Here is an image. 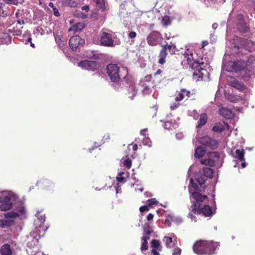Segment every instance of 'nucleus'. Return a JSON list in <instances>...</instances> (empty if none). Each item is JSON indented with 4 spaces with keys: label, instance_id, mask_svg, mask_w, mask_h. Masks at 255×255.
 Segmentation results:
<instances>
[{
    "label": "nucleus",
    "instance_id": "obj_5",
    "mask_svg": "<svg viewBox=\"0 0 255 255\" xmlns=\"http://www.w3.org/2000/svg\"><path fill=\"white\" fill-rule=\"evenodd\" d=\"M236 28L237 31L242 33H245L249 31V27L245 22L244 17L242 14H238L235 21Z\"/></svg>",
    "mask_w": 255,
    "mask_h": 255
},
{
    "label": "nucleus",
    "instance_id": "obj_61",
    "mask_svg": "<svg viewBox=\"0 0 255 255\" xmlns=\"http://www.w3.org/2000/svg\"><path fill=\"white\" fill-rule=\"evenodd\" d=\"M218 27V24L214 23L212 24V28L213 29H216Z\"/></svg>",
    "mask_w": 255,
    "mask_h": 255
},
{
    "label": "nucleus",
    "instance_id": "obj_35",
    "mask_svg": "<svg viewBox=\"0 0 255 255\" xmlns=\"http://www.w3.org/2000/svg\"><path fill=\"white\" fill-rule=\"evenodd\" d=\"M162 22L164 26H167L171 23V20L169 16L165 15L162 18Z\"/></svg>",
    "mask_w": 255,
    "mask_h": 255
},
{
    "label": "nucleus",
    "instance_id": "obj_15",
    "mask_svg": "<svg viewBox=\"0 0 255 255\" xmlns=\"http://www.w3.org/2000/svg\"><path fill=\"white\" fill-rule=\"evenodd\" d=\"M38 220L39 222H40V224L38 228L37 229V231L39 232V234L40 235L42 233V236H43L45 231L47 230L48 228L46 226H44V222L45 221V215H38Z\"/></svg>",
    "mask_w": 255,
    "mask_h": 255
},
{
    "label": "nucleus",
    "instance_id": "obj_4",
    "mask_svg": "<svg viewBox=\"0 0 255 255\" xmlns=\"http://www.w3.org/2000/svg\"><path fill=\"white\" fill-rule=\"evenodd\" d=\"M220 159V155L218 152L213 151L208 153L205 158L200 160L202 164L214 166Z\"/></svg>",
    "mask_w": 255,
    "mask_h": 255
},
{
    "label": "nucleus",
    "instance_id": "obj_19",
    "mask_svg": "<svg viewBox=\"0 0 255 255\" xmlns=\"http://www.w3.org/2000/svg\"><path fill=\"white\" fill-rule=\"evenodd\" d=\"M190 95V92L189 91H187L185 89H182L179 95L175 98V100L176 101H180L183 100L185 98H186L187 99Z\"/></svg>",
    "mask_w": 255,
    "mask_h": 255
},
{
    "label": "nucleus",
    "instance_id": "obj_59",
    "mask_svg": "<svg viewBox=\"0 0 255 255\" xmlns=\"http://www.w3.org/2000/svg\"><path fill=\"white\" fill-rule=\"evenodd\" d=\"M152 233V231L150 230H147L145 231V235L149 236Z\"/></svg>",
    "mask_w": 255,
    "mask_h": 255
},
{
    "label": "nucleus",
    "instance_id": "obj_38",
    "mask_svg": "<svg viewBox=\"0 0 255 255\" xmlns=\"http://www.w3.org/2000/svg\"><path fill=\"white\" fill-rule=\"evenodd\" d=\"M148 243L146 241H142V244L140 248L141 251L143 253L144 252L148 250Z\"/></svg>",
    "mask_w": 255,
    "mask_h": 255
},
{
    "label": "nucleus",
    "instance_id": "obj_16",
    "mask_svg": "<svg viewBox=\"0 0 255 255\" xmlns=\"http://www.w3.org/2000/svg\"><path fill=\"white\" fill-rule=\"evenodd\" d=\"M253 73V71L250 68L247 67L241 72L240 76L244 81H248Z\"/></svg>",
    "mask_w": 255,
    "mask_h": 255
},
{
    "label": "nucleus",
    "instance_id": "obj_9",
    "mask_svg": "<svg viewBox=\"0 0 255 255\" xmlns=\"http://www.w3.org/2000/svg\"><path fill=\"white\" fill-rule=\"evenodd\" d=\"M204 63L202 62L201 63H199L197 61H193V62L190 63L191 67L192 69H196L197 71H195L193 73V78H195L196 76H198L199 78H203L204 73L202 71H206V70L203 68L200 67L201 65H203Z\"/></svg>",
    "mask_w": 255,
    "mask_h": 255
},
{
    "label": "nucleus",
    "instance_id": "obj_57",
    "mask_svg": "<svg viewBox=\"0 0 255 255\" xmlns=\"http://www.w3.org/2000/svg\"><path fill=\"white\" fill-rule=\"evenodd\" d=\"M147 130V128H144L142 130H141L140 131V134L143 136H145V134L144 132H145V131H146V130Z\"/></svg>",
    "mask_w": 255,
    "mask_h": 255
},
{
    "label": "nucleus",
    "instance_id": "obj_49",
    "mask_svg": "<svg viewBox=\"0 0 255 255\" xmlns=\"http://www.w3.org/2000/svg\"><path fill=\"white\" fill-rule=\"evenodd\" d=\"M156 250L152 249L151 255H160L158 251H157Z\"/></svg>",
    "mask_w": 255,
    "mask_h": 255
},
{
    "label": "nucleus",
    "instance_id": "obj_52",
    "mask_svg": "<svg viewBox=\"0 0 255 255\" xmlns=\"http://www.w3.org/2000/svg\"><path fill=\"white\" fill-rule=\"evenodd\" d=\"M81 9L83 10L88 11L89 10V6L88 5H83V6H82Z\"/></svg>",
    "mask_w": 255,
    "mask_h": 255
},
{
    "label": "nucleus",
    "instance_id": "obj_48",
    "mask_svg": "<svg viewBox=\"0 0 255 255\" xmlns=\"http://www.w3.org/2000/svg\"><path fill=\"white\" fill-rule=\"evenodd\" d=\"M128 36L130 38H133L136 37V33L134 31H131L128 33Z\"/></svg>",
    "mask_w": 255,
    "mask_h": 255
},
{
    "label": "nucleus",
    "instance_id": "obj_13",
    "mask_svg": "<svg viewBox=\"0 0 255 255\" xmlns=\"http://www.w3.org/2000/svg\"><path fill=\"white\" fill-rule=\"evenodd\" d=\"M229 84L231 87H233L240 91H245L247 88L243 82H239L238 80L234 78H231L229 80Z\"/></svg>",
    "mask_w": 255,
    "mask_h": 255
},
{
    "label": "nucleus",
    "instance_id": "obj_27",
    "mask_svg": "<svg viewBox=\"0 0 255 255\" xmlns=\"http://www.w3.org/2000/svg\"><path fill=\"white\" fill-rule=\"evenodd\" d=\"M150 244L152 249H157L158 251H161L162 247L159 240L153 239L151 241Z\"/></svg>",
    "mask_w": 255,
    "mask_h": 255
},
{
    "label": "nucleus",
    "instance_id": "obj_10",
    "mask_svg": "<svg viewBox=\"0 0 255 255\" xmlns=\"http://www.w3.org/2000/svg\"><path fill=\"white\" fill-rule=\"evenodd\" d=\"M233 47L237 49H240L242 46H246L247 44H253V42L251 40H249L247 39L239 37L237 36H235L233 39L232 41Z\"/></svg>",
    "mask_w": 255,
    "mask_h": 255
},
{
    "label": "nucleus",
    "instance_id": "obj_1",
    "mask_svg": "<svg viewBox=\"0 0 255 255\" xmlns=\"http://www.w3.org/2000/svg\"><path fill=\"white\" fill-rule=\"evenodd\" d=\"M195 178L190 179L189 185V192L191 197L195 200L192 201L191 206V211L195 214H202L205 217H210L213 215L211 207L208 205L201 206L202 203L208 199L205 195H202L200 192H204L207 187V177L212 179L213 176H194Z\"/></svg>",
    "mask_w": 255,
    "mask_h": 255
},
{
    "label": "nucleus",
    "instance_id": "obj_39",
    "mask_svg": "<svg viewBox=\"0 0 255 255\" xmlns=\"http://www.w3.org/2000/svg\"><path fill=\"white\" fill-rule=\"evenodd\" d=\"M93 1L96 3V6L99 8H102L104 6V0H93Z\"/></svg>",
    "mask_w": 255,
    "mask_h": 255
},
{
    "label": "nucleus",
    "instance_id": "obj_51",
    "mask_svg": "<svg viewBox=\"0 0 255 255\" xmlns=\"http://www.w3.org/2000/svg\"><path fill=\"white\" fill-rule=\"evenodd\" d=\"M149 239V236L148 235H143V237L141 238V241H144L145 240L147 242V241Z\"/></svg>",
    "mask_w": 255,
    "mask_h": 255
},
{
    "label": "nucleus",
    "instance_id": "obj_64",
    "mask_svg": "<svg viewBox=\"0 0 255 255\" xmlns=\"http://www.w3.org/2000/svg\"><path fill=\"white\" fill-rule=\"evenodd\" d=\"M19 212L22 214L24 213V209L23 208H21L19 210Z\"/></svg>",
    "mask_w": 255,
    "mask_h": 255
},
{
    "label": "nucleus",
    "instance_id": "obj_8",
    "mask_svg": "<svg viewBox=\"0 0 255 255\" xmlns=\"http://www.w3.org/2000/svg\"><path fill=\"white\" fill-rule=\"evenodd\" d=\"M228 66L231 67V69H227L228 71H235L236 72H242L247 67V65L244 60H238L235 62L230 61L228 63Z\"/></svg>",
    "mask_w": 255,
    "mask_h": 255
},
{
    "label": "nucleus",
    "instance_id": "obj_45",
    "mask_svg": "<svg viewBox=\"0 0 255 255\" xmlns=\"http://www.w3.org/2000/svg\"><path fill=\"white\" fill-rule=\"evenodd\" d=\"M149 210V207L148 206V205L141 206L139 208V211L141 212H143L144 211H147Z\"/></svg>",
    "mask_w": 255,
    "mask_h": 255
},
{
    "label": "nucleus",
    "instance_id": "obj_56",
    "mask_svg": "<svg viewBox=\"0 0 255 255\" xmlns=\"http://www.w3.org/2000/svg\"><path fill=\"white\" fill-rule=\"evenodd\" d=\"M117 179L118 181H119L120 182H122V181H124V176H117Z\"/></svg>",
    "mask_w": 255,
    "mask_h": 255
},
{
    "label": "nucleus",
    "instance_id": "obj_55",
    "mask_svg": "<svg viewBox=\"0 0 255 255\" xmlns=\"http://www.w3.org/2000/svg\"><path fill=\"white\" fill-rule=\"evenodd\" d=\"M176 136L177 139H181L182 138L183 135L182 133H178L176 134Z\"/></svg>",
    "mask_w": 255,
    "mask_h": 255
},
{
    "label": "nucleus",
    "instance_id": "obj_47",
    "mask_svg": "<svg viewBox=\"0 0 255 255\" xmlns=\"http://www.w3.org/2000/svg\"><path fill=\"white\" fill-rule=\"evenodd\" d=\"M181 253V249L179 248H177L174 249L172 254L173 255H180Z\"/></svg>",
    "mask_w": 255,
    "mask_h": 255
},
{
    "label": "nucleus",
    "instance_id": "obj_23",
    "mask_svg": "<svg viewBox=\"0 0 255 255\" xmlns=\"http://www.w3.org/2000/svg\"><path fill=\"white\" fill-rule=\"evenodd\" d=\"M205 152L204 149L201 146H199L195 149L194 156L196 158H200L204 155Z\"/></svg>",
    "mask_w": 255,
    "mask_h": 255
},
{
    "label": "nucleus",
    "instance_id": "obj_29",
    "mask_svg": "<svg viewBox=\"0 0 255 255\" xmlns=\"http://www.w3.org/2000/svg\"><path fill=\"white\" fill-rule=\"evenodd\" d=\"M244 154H245V151L244 149H237L236 150V155L235 156L240 160L242 161H244Z\"/></svg>",
    "mask_w": 255,
    "mask_h": 255
},
{
    "label": "nucleus",
    "instance_id": "obj_30",
    "mask_svg": "<svg viewBox=\"0 0 255 255\" xmlns=\"http://www.w3.org/2000/svg\"><path fill=\"white\" fill-rule=\"evenodd\" d=\"M247 65V67L248 68H252L253 67H255V57L253 56H250L247 62H246Z\"/></svg>",
    "mask_w": 255,
    "mask_h": 255
},
{
    "label": "nucleus",
    "instance_id": "obj_62",
    "mask_svg": "<svg viewBox=\"0 0 255 255\" xmlns=\"http://www.w3.org/2000/svg\"><path fill=\"white\" fill-rule=\"evenodd\" d=\"M208 44V42L207 41H202V47H204L207 45Z\"/></svg>",
    "mask_w": 255,
    "mask_h": 255
},
{
    "label": "nucleus",
    "instance_id": "obj_40",
    "mask_svg": "<svg viewBox=\"0 0 255 255\" xmlns=\"http://www.w3.org/2000/svg\"><path fill=\"white\" fill-rule=\"evenodd\" d=\"M142 143L144 145H147L149 147L151 146V141L148 137L144 136V138L142 140Z\"/></svg>",
    "mask_w": 255,
    "mask_h": 255
},
{
    "label": "nucleus",
    "instance_id": "obj_7",
    "mask_svg": "<svg viewBox=\"0 0 255 255\" xmlns=\"http://www.w3.org/2000/svg\"><path fill=\"white\" fill-rule=\"evenodd\" d=\"M85 43L84 39L79 35H75L71 37L69 41V45L73 51H76L77 49L83 46Z\"/></svg>",
    "mask_w": 255,
    "mask_h": 255
},
{
    "label": "nucleus",
    "instance_id": "obj_28",
    "mask_svg": "<svg viewBox=\"0 0 255 255\" xmlns=\"http://www.w3.org/2000/svg\"><path fill=\"white\" fill-rule=\"evenodd\" d=\"M0 209L1 211H5L10 210L12 207V202H0Z\"/></svg>",
    "mask_w": 255,
    "mask_h": 255
},
{
    "label": "nucleus",
    "instance_id": "obj_26",
    "mask_svg": "<svg viewBox=\"0 0 255 255\" xmlns=\"http://www.w3.org/2000/svg\"><path fill=\"white\" fill-rule=\"evenodd\" d=\"M122 37V35L120 33L113 34V46L119 44L121 42V38Z\"/></svg>",
    "mask_w": 255,
    "mask_h": 255
},
{
    "label": "nucleus",
    "instance_id": "obj_18",
    "mask_svg": "<svg viewBox=\"0 0 255 255\" xmlns=\"http://www.w3.org/2000/svg\"><path fill=\"white\" fill-rule=\"evenodd\" d=\"M1 255H12V251L10 246L8 244H4L0 249Z\"/></svg>",
    "mask_w": 255,
    "mask_h": 255
},
{
    "label": "nucleus",
    "instance_id": "obj_50",
    "mask_svg": "<svg viewBox=\"0 0 255 255\" xmlns=\"http://www.w3.org/2000/svg\"><path fill=\"white\" fill-rule=\"evenodd\" d=\"M153 215L151 213L148 214V215H147V216L146 217V219L148 221L152 220L153 219Z\"/></svg>",
    "mask_w": 255,
    "mask_h": 255
},
{
    "label": "nucleus",
    "instance_id": "obj_58",
    "mask_svg": "<svg viewBox=\"0 0 255 255\" xmlns=\"http://www.w3.org/2000/svg\"><path fill=\"white\" fill-rule=\"evenodd\" d=\"M92 58L94 59H100V57L99 55H96V54H94L93 55Z\"/></svg>",
    "mask_w": 255,
    "mask_h": 255
},
{
    "label": "nucleus",
    "instance_id": "obj_6",
    "mask_svg": "<svg viewBox=\"0 0 255 255\" xmlns=\"http://www.w3.org/2000/svg\"><path fill=\"white\" fill-rule=\"evenodd\" d=\"M78 65L83 69L91 71H95L101 66V64L96 61L88 60L80 61Z\"/></svg>",
    "mask_w": 255,
    "mask_h": 255
},
{
    "label": "nucleus",
    "instance_id": "obj_24",
    "mask_svg": "<svg viewBox=\"0 0 255 255\" xmlns=\"http://www.w3.org/2000/svg\"><path fill=\"white\" fill-rule=\"evenodd\" d=\"M12 195L8 193H3L0 197V202H12Z\"/></svg>",
    "mask_w": 255,
    "mask_h": 255
},
{
    "label": "nucleus",
    "instance_id": "obj_25",
    "mask_svg": "<svg viewBox=\"0 0 255 255\" xmlns=\"http://www.w3.org/2000/svg\"><path fill=\"white\" fill-rule=\"evenodd\" d=\"M101 70L103 73H107L110 80L112 81V63L108 64L106 68L102 67Z\"/></svg>",
    "mask_w": 255,
    "mask_h": 255
},
{
    "label": "nucleus",
    "instance_id": "obj_32",
    "mask_svg": "<svg viewBox=\"0 0 255 255\" xmlns=\"http://www.w3.org/2000/svg\"><path fill=\"white\" fill-rule=\"evenodd\" d=\"M163 47H165L166 48V51L168 50L169 53L171 54H175L176 46L174 44L172 45L166 44L165 45H163Z\"/></svg>",
    "mask_w": 255,
    "mask_h": 255
},
{
    "label": "nucleus",
    "instance_id": "obj_2",
    "mask_svg": "<svg viewBox=\"0 0 255 255\" xmlns=\"http://www.w3.org/2000/svg\"><path fill=\"white\" fill-rule=\"evenodd\" d=\"M119 72V67L117 64H113V83H115V85L113 84V87H114L116 90H119L120 87L122 88V85H124L125 83H126L129 86V98L133 100L137 94V90L135 88L134 82L127 75L125 76L123 80H121Z\"/></svg>",
    "mask_w": 255,
    "mask_h": 255
},
{
    "label": "nucleus",
    "instance_id": "obj_12",
    "mask_svg": "<svg viewBox=\"0 0 255 255\" xmlns=\"http://www.w3.org/2000/svg\"><path fill=\"white\" fill-rule=\"evenodd\" d=\"M100 44L105 46H112V37L111 34L107 32L102 33L100 39Z\"/></svg>",
    "mask_w": 255,
    "mask_h": 255
},
{
    "label": "nucleus",
    "instance_id": "obj_37",
    "mask_svg": "<svg viewBox=\"0 0 255 255\" xmlns=\"http://www.w3.org/2000/svg\"><path fill=\"white\" fill-rule=\"evenodd\" d=\"M84 27V25L81 23H78L73 26V29L75 32L82 30Z\"/></svg>",
    "mask_w": 255,
    "mask_h": 255
},
{
    "label": "nucleus",
    "instance_id": "obj_33",
    "mask_svg": "<svg viewBox=\"0 0 255 255\" xmlns=\"http://www.w3.org/2000/svg\"><path fill=\"white\" fill-rule=\"evenodd\" d=\"M19 215L18 213H16L14 211L8 212L4 214V216L6 218H14L15 217H18Z\"/></svg>",
    "mask_w": 255,
    "mask_h": 255
},
{
    "label": "nucleus",
    "instance_id": "obj_20",
    "mask_svg": "<svg viewBox=\"0 0 255 255\" xmlns=\"http://www.w3.org/2000/svg\"><path fill=\"white\" fill-rule=\"evenodd\" d=\"M162 241L167 248L173 247L175 245V242H176L175 240L173 241L171 237H164Z\"/></svg>",
    "mask_w": 255,
    "mask_h": 255
},
{
    "label": "nucleus",
    "instance_id": "obj_46",
    "mask_svg": "<svg viewBox=\"0 0 255 255\" xmlns=\"http://www.w3.org/2000/svg\"><path fill=\"white\" fill-rule=\"evenodd\" d=\"M7 4L17 5L18 3L17 0H4Z\"/></svg>",
    "mask_w": 255,
    "mask_h": 255
},
{
    "label": "nucleus",
    "instance_id": "obj_3",
    "mask_svg": "<svg viewBox=\"0 0 255 255\" xmlns=\"http://www.w3.org/2000/svg\"><path fill=\"white\" fill-rule=\"evenodd\" d=\"M220 245L219 242L200 240L195 243L193 249L198 255H212L216 253L215 251Z\"/></svg>",
    "mask_w": 255,
    "mask_h": 255
},
{
    "label": "nucleus",
    "instance_id": "obj_34",
    "mask_svg": "<svg viewBox=\"0 0 255 255\" xmlns=\"http://www.w3.org/2000/svg\"><path fill=\"white\" fill-rule=\"evenodd\" d=\"M203 175H213V170L210 167H203L202 168Z\"/></svg>",
    "mask_w": 255,
    "mask_h": 255
},
{
    "label": "nucleus",
    "instance_id": "obj_60",
    "mask_svg": "<svg viewBox=\"0 0 255 255\" xmlns=\"http://www.w3.org/2000/svg\"><path fill=\"white\" fill-rule=\"evenodd\" d=\"M165 223L167 224L168 225V226H171V222L169 219H166L165 221Z\"/></svg>",
    "mask_w": 255,
    "mask_h": 255
},
{
    "label": "nucleus",
    "instance_id": "obj_44",
    "mask_svg": "<svg viewBox=\"0 0 255 255\" xmlns=\"http://www.w3.org/2000/svg\"><path fill=\"white\" fill-rule=\"evenodd\" d=\"M164 128L168 129H172V123L170 122H166L164 123L163 126Z\"/></svg>",
    "mask_w": 255,
    "mask_h": 255
},
{
    "label": "nucleus",
    "instance_id": "obj_36",
    "mask_svg": "<svg viewBox=\"0 0 255 255\" xmlns=\"http://www.w3.org/2000/svg\"><path fill=\"white\" fill-rule=\"evenodd\" d=\"M49 6L51 7L53 10V13L55 16L58 17L60 15V14L59 12L58 11V10L57 9V8L54 6L53 3L50 2L48 4Z\"/></svg>",
    "mask_w": 255,
    "mask_h": 255
},
{
    "label": "nucleus",
    "instance_id": "obj_14",
    "mask_svg": "<svg viewBox=\"0 0 255 255\" xmlns=\"http://www.w3.org/2000/svg\"><path fill=\"white\" fill-rule=\"evenodd\" d=\"M160 38V34L158 33H151L147 37V41L149 45L155 46L157 44L159 39Z\"/></svg>",
    "mask_w": 255,
    "mask_h": 255
},
{
    "label": "nucleus",
    "instance_id": "obj_41",
    "mask_svg": "<svg viewBox=\"0 0 255 255\" xmlns=\"http://www.w3.org/2000/svg\"><path fill=\"white\" fill-rule=\"evenodd\" d=\"M124 164L125 166H126L128 169L130 168L131 166V160L129 158L125 160L124 162Z\"/></svg>",
    "mask_w": 255,
    "mask_h": 255
},
{
    "label": "nucleus",
    "instance_id": "obj_31",
    "mask_svg": "<svg viewBox=\"0 0 255 255\" xmlns=\"http://www.w3.org/2000/svg\"><path fill=\"white\" fill-rule=\"evenodd\" d=\"M225 129L224 125L221 123L216 124L213 128V130L216 132H222Z\"/></svg>",
    "mask_w": 255,
    "mask_h": 255
},
{
    "label": "nucleus",
    "instance_id": "obj_42",
    "mask_svg": "<svg viewBox=\"0 0 255 255\" xmlns=\"http://www.w3.org/2000/svg\"><path fill=\"white\" fill-rule=\"evenodd\" d=\"M148 204L147 205L150 207L153 205H155L157 204V201L155 199V198H151L149 199L148 201Z\"/></svg>",
    "mask_w": 255,
    "mask_h": 255
},
{
    "label": "nucleus",
    "instance_id": "obj_17",
    "mask_svg": "<svg viewBox=\"0 0 255 255\" xmlns=\"http://www.w3.org/2000/svg\"><path fill=\"white\" fill-rule=\"evenodd\" d=\"M219 114L227 119H232L234 117V114L230 109L222 108L219 110Z\"/></svg>",
    "mask_w": 255,
    "mask_h": 255
},
{
    "label": "nucleus",
    "instance_id": "obj_21",
    "mask_svg": "<svg viewBox=\"0 0 255 255\" xmlns=\"http://www.w3.org/2000/svg\"><path fill=\"white\" fill-rule=\"evenodd\" d=\"M167 54V51L166 50V48L162 46V49L160 51L159 55V61L158 63L160 64H163L165 62V58Z\"/></svg>",
    "mask_w": 255,
    "mask_h": 255
},
{
    "label": "nucleus",
    "instance_id": "obj_22",
    "mask_svg": "<svg viewBox=\"0 0 255 255\" xmlns=\"http://www.w3.org/2000/svg\"><path fill=\"white\" fill-rule=\"evenodd\" d=\"M207 121V117L206 114H202L200 116L199 120L198 122V125L196 126L197 128H199L204 125Z\"/></svg>",
    "mask_w": 255,
    "mask_h": 255
},
{
    "label": "nucleus",
    "instance_id": "obj_63",
    "mask_svg": "<svg viewBox=\"0 0 255 255\" xmlns=\"http://www.w3.org/2000/svg\"><path fill=\"white\" fill-rule=\"evenodd\" d=\"M137 145L136 144H135L133 145L132 149L134 151H136L137 149Z\"/></svg>",
    "mask_w": 255,
    "mask_h": 255
},
{
    "label": "nucleus",
    "instance_id": "obj_53",
    "mask_svg": "<svg viewBox=\"0 0 255 255\" xmlns=\"http://www.w3.org/2000/svg\"><path fill=\"white\" fill-rule=\"evenodd\" d=\"M119 184L118 183L116 186H115V188L116 190V193L117 194L120 192V190H121V189L120 188V186L119 185Z\"/></svg>",
    "mask_w": 255,
    "mask_h": 255
},
{
    "label": "nucleus",
    "instance_id": "obj_43",
    "mask_svg": "<svg viewBox=\"0 0 255 255\" xmlns=\"http://www.w3.org/2000/svg\"><path fill=\"white\" fill-rule=\"evenodd\" d=\"M142 93L144 95H147V94H150V88L147 86H145L142 90Z\"/></svg>",
    "mask_w": 255,
    "mask_h": 255
},
{
    "label": "nucleus",
    "instance_id": "obj_54",
    "mask_svg": "<svg viewBox=\"0 0 255 255\" xmlns=\"http://www.w3.org/2000/svg\"><path fill=\"white\" fill-rule=\"evenodd\" d=\"M188 216L189 217H190L192 220H194L195 221H196V217L193 215V213H191V212H190L189 214H188Z\"/></svg>",
    "mask_w": 255,
    "mask_h": 255
},
{
    "label": "nucleus",
    "instance_id": "obj_11",
    "mask_svg": "<svg viewBox=\"0 0 255 255\" xmlns=\"http://www.w3.org/2000/svg\"><path fill=\"white\" fill-rule=\"evenodd\" d=\"M199 142L201 144L213 149H216L218 147L217 141L211 138L209 136H205L200 138Z\"/></svg>",
    "mask_w": 255,
    "mask_h": 255
}]
</instances>
